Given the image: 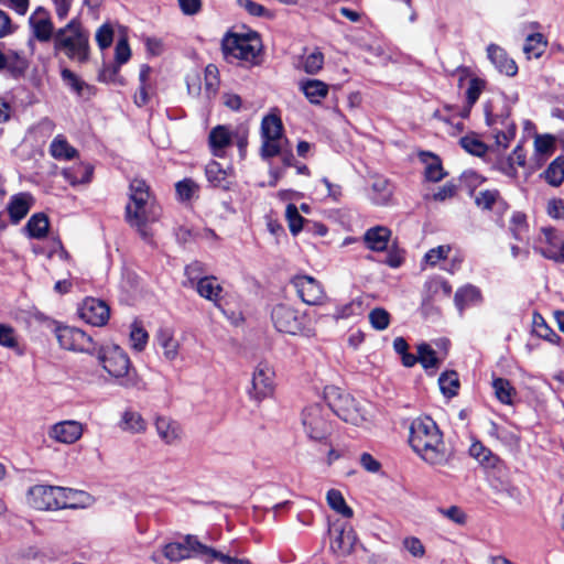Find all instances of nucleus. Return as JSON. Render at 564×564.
I'll return each instance as SVG.
<instances>
[{
  "label": "nucleus",
  "instance_id": "4468645a",
  "mask_svg": "<svg viewBox=\"0 0 564 564\" xmlns=\"http://www.w3.org/2000/svg\"><path fill=\"white\" fill-rule=\"evenodd\" d=\"M85 425L75 420H65L53 424L47 432L51 440L66 445L76 443L83 436Z\"/></svg>",
  "mask_w": 564,
  "mask_h": 564
},
{
  "label": "nucleus",
  "instance_id": "c9c22d12",
  "mask_svg": "<svg viewBox=\"0 0 564 564\" xmlns=\"http://www.w3.org/2000/svg\"><path fill=\"white\" fill-rule=\"evenodd\" d=\"M481 301V293L478 288L474 285H466L457 290L455 293V303L459 310L466 306L477 304Z\"/></svg>",
  "mask_w": 564,
  "mask_h": 564
},
{
  "label": "nucleus",
  "instance_id": "864d4df0",
  "mask_svg": "<svg viewBox=\"0 0 564 564\" xmlns=\"http://www.w3.org/2000/svg\"><path fill=\"white\" fill-rule=\"evenodd\" d=\"M204 556L208 557L207 562H209L212 560H218V561L223 562L224 564H251V562L248 558L232 557V556H229L221 552H218L217 550H215L210 546H207V545H206V550L204 551Z\"/></svg>",
  "mask_w": 564,
  "mask_h": 564
},
{
  "label": "nucleus",
  "instance_id": "c756f323",
  "mask_svg": "<svg viewBox=\"0 0 564 564\" xmlns=\"http://www.w3.org/2000/svg\"><path fill=\"white\" fill-rule=\"evenodd\" d=\"M421 162L425 165V176L432 182H438L444 177L441 160L437 155L422 151L419 153Z\"/></svg>",
  "mask_w": 564,
  "mask_h": 564
},
{
  "label": "nucleus",
  "instance_id": "412c9836",
  "mask_svg": "<svg viewBox=\"0 0 564 564\" xmlns=\"http://www.w3.org/2000/svg\"><path fill=\"white\" fill-rule=\"evenodd\" d=\"M34 197L30 193H18L11 196L7 210L13 224L20 223L34 205Z\"/></svg>",
  "mask_w": 564,
  "mask_h": 564
},
{
  "label": "nucleus",
  "instance_id": "6e6552de",
  "mask_svg": "<svg viewBox=\"0 0 564 564\" xmlns=\"http://www.w3.org/2000/svg\"><path fill=\"white\" fill-rule=\"evenodd\" d=\"M161 217V207L158 204L134 207H126V220L134 228L143 239H150L152 234L149 231V225L158 221Z\"/></svg>",
  "mask_w": 564,
  "mask_h": 564
},
{
  "label": "nucleus",
  "instance_id": "f704fd0d",
  "mask_svg": "<svg viewBox=\"0 0 564 564\" xmlns=\"http://www.w3.org/2000/svg\"><path fill=\"white\" fill-rule=\"evenodd\" d=\"M93 166L89 164H78L75 167L64 170V177L72 184H86L89 183L93 176Z\"/></svg>",
  "mask_w": 564,
  "mask_h": 564
},
{
  "label": "nucleus",
  "instance_id": "b1692460",
  "mask_svg": "<svg viewBox=\"0 0 564 564\" xmlns=\"http://www.w3.org/2000/svg\"><path fill=\"white\" fill-rule=\"evenodd\" d=\"M159 347L163 350V356L169 361H174L178 357L180 343L170 328H161L156 334Z\"/></svg>",
  "mask_w": 564,
  "mask_h": 564
},
{
  "label": "nucleus",
  "instance_id": "a211bd4d",
  "mask_svg": "<svg viewBox=\"0 0 564 564\" xmlns=\"http://www.w3.org/2000/svg\"><path fill=\"white\" fill-rule=\"evenodd\" d=\"M454 76L457 77L458 86L462 87L466 79L468 82V88L466 90L467 105L471 107L479 99V96L486 88V82L473 74L469 67L460 66L454 72Z\"/></svg>",
  "mask_w": 564,
  "mask_h": 564
},
{
  "label": "nucleus",
  "instance_id": "c03bdc74",
  "mask_svg": "<svg viewBox=\"0 0 564 564\" xmlns=\"http://www.w3.org/2000/svg\"><path fill=\"white\" fill-rule=\"evenodd\" d=\"M148 332L138 323L131 325L130 343L131 347L137 351H142L148 343Z\"/></svg>",
  "mask_w": 564,
  "mask_h": 564
},
{
  "label": "nucleus",
  "instance_id": "13d9d810",
  "mask_svg": "<svg viewBox=\"0 0 564 564\" xmlns=\"http://www.w3.org/2000/svg\"><path fill=\"white\" fill-rule=\"evenodd\" d=\"M206 176L214 186H220L226 180V171L219 163L213 161L206 166Z\"/></svg>",
  "mask_w": 564,
  "mask_h": 564
},
{
  "label": "nucleus",
  "instance_id": "f03ea898",
  "mask_svg": "<svg viewBox=\"0 0 564 564\" xmlns=\"http://www.w3.org/2000/svg\"><path fill=\"white\" fill-rule=\"evenodd\" d=\"M88 496L78 490L58 486L35 485L28 490V503L37 510L77 509Z\"/></svg>",
  "mask_w": 564,
  "mask_h": 564
},
{
  "label": "nucleus",
  "instance_id": "20e7f679",
  "mask_svg": "<svg viewBox=\"0 0 564 564\" xmlns=\"http://www.w3.org/2000/svg\"><path fill=\"white\" fill-rule=\"evenodd\" d=\"M54 50L64 53L68 58L84 62L89 52V33L77 19L70 20L59 28L54 36Z\"/></svg>",
  "mask_w": 564,
  "mask_h": 564
},
{
  "label": "nucleus",
  "instance_id": "a19ab883",
  "mask_svg": "<svg viewBox=\"0 0 564 564\" xmlns=\"http://www.w3.org/2000/svg\"><path fill=\"white\" fill-rule=\"evenodd\" d=\"M419 362L425 370H436L440 367V359L436 357L435 350L429 344H420L417 346Z\"/></svg>",
  "mask_w": 564,
  "mask_h": 564
},
{
  "label": "nucleus",
  "instance_id": "603ef678",
  "mask_svg": "<svg viewBox=\"0 0 564 564\" xmlns=\"http://www.w3.org/2000/svg\"><path fill=\"white\" fill-rule=\"evenodd\" d=\"M0 346L8 349H17L19 346L15 330L8 324L0 323Z\"/></svg>",
  "mask_w": 564,
  "mask_h": 564
},
{
  "label": "nucleus",
  "instance_id": "680f3d73",
  "mask_svg": "<svg viewBox=\"0 0 564 564\" xmlns=\"http://www.w3.org/2000/svg\"><path fill=\"white\" fill-rule=\"evenodd\" d=\"M402 545L413 557L422 558L425 555V546L416 536L405 538Z\"/></svg>",
  "mask_w": 564,
  "mask_h": 564
},
{
  "label": "nucleus",
  "instance_id": "7ed1b4c3",
  "mask_svg": "<svg viewBox=\"0 0 564 564\" xmlns=\"http://www.w3.org/2000/svg\"><path fill=\"white\" fill-rule=\"evenodd\" d=\"M221 50L227 62L251 67L261 62L262 42L257 33H229L221 41Z\"/></svg>",
  "mask_w": 564,
  "mask_h": 564
},
{
  "label": "nucleus",
  "instance_id": "e433bc0d",
  "mask_svg": "<svg viewBox=\"0 0 564 564\" xmlns=\"http://www.w3.org/2000/svg\"><path fill=\"white\" fill-rule=\"evenodd\" d=\"M4 58V70H8L13 77L22 76L28 68L26 59L15 51L6 53Z\"/></svg>",
  "mask_w": 564,
  "mask_h": 564
},
{
  "label": "nucleus",
  "instance_id": "58836bf2",
  "mask_svg": "<svg viewBox=\"0 0 564 564\" xmlns=\"http://www.w3.org/2000/svg\"><path fill=\"white\" fill-rule=\"evenodd\" d=\"M327 503L328 506L336 511L337 513L341 514L345 518H351L354 516L352 509L347 506L341 492L337 489H330L328 490L326 495Z\"/></svg>",
  "mask_w": 564,
  "mask_h": 564
},
{
  "label": "nucleus",
  "instance_id": "79ce46f5",
  "mask_svg": "<svg viewBox=\"0 0 564 564\" xmlns=\"http://www.w3.org/2000/svg\"><path fill=\"white\" fill-rule=\"evenodd\" d=\"M438 384L442 393L452 398L457 394L459 389V379L456 371H446L438 378Z\"/></svg>",
  "mask_w": 564,
  "mask_h": 564
},
{
  "label": "nucleus",
  "instance_id": "aec40b11",
  "mask_svg": "<svg viewBox=\"0 0 564 564\" xmlns=\"http://www.w3.org/2000/svg\"><path fill=\"white\" fill-rule=\"evenodd\" d=\"M156 204L149 185L141 178H133L129 186V203L126 207H134Z\"/></svg>",
  "mask_w": 564,
  "mask_h": 564
},
{
  "label": "nucleus",
  "instance_id": "f257e3e1",
  "mask_svg": "<svg viewBox=\"0 0 564 564\" xmlns=\"http://www.w3.org/2000/svg\"><path fill=\"white\" fill-rule=\"evenodd\" d=\"M409 442L412 449L430 465L445 466L452 458V452L446 447L441 430L430 416H420L412 421Z\"/></svg>",
  "mask_w": 564,
  "mask_h": 564
},
{
  "label": "nucleus",
  "instance_id": "e2e57ef3",
  "mask_svg": "<svg viewBox=\"0 0 564 564\" xmlns=\"http://www.w3.org/2000/svg\"><path fill=\"white\" fill-rule=\"evenodd\" d=\"M438 512L451 520L452 522L464 525L467 521V516L462 508L457 506H451L449 508H440Z\"/></svg>",
  "mask_w": 564,
  "mask_h": 564
},
{
  "label": "nucleus",
  "instance_id": "f8f14e48",
  "mask_svg": "<svg viewBox=\"0 0 564 564\" xmlns=\"http://www.w3.org/2000/svg\"><path fill=\"white\" fill-rule=\"evenodd\" d=\"M78 314L87 324L104 326L110 317V308L102 300L86 297L78 307Z\"/></svg>",
  "mask_w": 564,
  "mask_h": 564
},
{
  "label": "nucleus",
  "instance_id": "9b49d317",
  "mask_svg": "<svg viewBox=\"0 0 564 564\" xmlns=\"http://www.w3.org/2000/svg\"><path fill=\"white\" fill-rule=\"evenodd\" d=\"M274 371L268 362H259L253 370L249 395L253 400L261 401L273 393Z\"/></svg>",
  "mask_w": 564,
  "mask_h": 564
},
{
  "label": "nucleus",
  "instance_id": "5701e85b",
  "mask_svg": "<svg viewBox=\"0 0 564 564\" xmlns=\"http://www.w3.org/2000/svg\"><path fill=\"white\" fill-rule=\"evenodd\" d=\"M391 238V230L384 226H376L365 232L364 240L366 246L373 251H383L387 249Z\"/></svg>",
  "mask_w": 564,
  "mask_h": 564
},
{
  "label": "nucleus",
  "instance_id": "09e8293b",
  "mask_svg": "<svg viewBox=\"0 0 564 564\" xmlns=\"http://www.w3.org/2000/svg\"><path fill=\"white\" fill-rule=\"evenodd\" d=\"M205 273H206V269L202 262L194 261V262L189 263L185 268V275L187 278V283L185 285L194 286L200 280L208 276V275H205Z\"/></svg>",
  "mask_w": 564,
  "mask_h": 564
},
{
  "label": "nucleus",
  "instance_id": "3c124183",
  "mask_svg": "<svg viewBox=\"0 0 564 564\" xmlns=\"http://www.w3.org/2000/svg\"><path fill=\"white\" fill-rule=\"evenodd\" d=\"M533 327L538 336L555 343L560 337L546 325L544 318L540 314L533 316Z\"/></svg>",
  "mask_w": 564,
  "mask_h": 564
},
{
  "label": "nucleus",
  "instance_id": "052dcab7",
  "mask_svg": "<svg viewBox=\"0 0 564 564\" xmlns=\"http://www.w3.org/2000/svg\"><path fill=\"white\" fill-rule=\"evenodd\" d=\"M452 248L449 245L432 248L424 256V261L430 265H436L441 260L446 259Z\"/></svg>",
  "mask_w": 564,
  "mask_h": 564
},
{
  "label": "nucleus",
  "instance_id": "cd10ccee",
  "mask_svg": "<svg viewBox=\"0 0 564 564\" xmlns=\"http://www.w3.org/2000/svg\"><path fill=\"white\" fill-rule=\"evenodd\" d=\"M300 88L312 104H318L328 94V86L318 79H307L300 83Z\"/></svg>",
  "mask_w": 564,
  "mask_h": 564
},
{
  "label": "nucleus",
  "instance_id": "423d86ee",
  "mask_svg": "<svg viewBox=\"0 0 564 564\" xmlns=\"http://www.w3.org/2000/svg\"><path fill=\"white\" fill-rule=\"evenodd\" d=\"M330 410L322 404H311L304 408L301 415L305 434L313 441H324L332 432L329 421Z\"/></svg>",
  "mask_w": 564,
  "mask_h": 564
},
{
  "label": "nucleus",
  "instance_id": "37998d69",
  "mask_svg": "<svg viewBox=\"0 0 564 564\" xmlns=\"http://www.w3.org/2000/svg\"><path fill=\"white\" fill-rule=\"evenodd\" d=\"M544 176L550 185H561L564 181V156L554 160L544 172Z\"/></svg>",
  "mask_w": 564,
  "mask_h": 564
},
{
  "label": "nucleus",
  "instance_id": "39448f33",
  "mask_svg": "<svg viewBox=\"0 0 564 564\" xmlns=\"http://www.w3.org/2000/svg\"><path fill=\"white\" fill-rule=\"evenodd\" d=\"M98 360L105 371L124 388H134L138 378L131 361L119 346L104 347L98 352Z\"/></svg>",
  "mask_w": 564,
  "mask_h": 564
},
{
  "label": "nucleus",
  "instance_id": "1a4fd4ad",
  "mask_svg": "<svg viewBox=\"0 0 564 564\" xmlns=\"http://www.w3.org/2000/svg\"><path fill=\"white\" fill-rule=\"evenodd\" d=\"M206 545L200 543L196 535L187 534L183 542H170L162 547L165 558L180 562L195 556H204Z\"/></svg>",
  "mask_w": 564,
  "mask_h": 564
},
{
  "label": "nucleus",
  "instance_id": "5fc2aeb1",
  "mask_svg": "<svg viewBox=\"0 0 564 564\" xmlns=\"http://www.w3.org/2000/svg\"><path fill=\"white\" fill-rule=\"evenodd\" d=\"M369 322L373 328L384 330L390 324V314L384 308H373L369 313Z\"/></svg>",
  "mask_w": 564,
  "mask_h": 564
},
{
  "label": "nucleus",
  "instance_id": "2eb2a0df",
  "mask_svg": "<svg viewBox=\"0 0 564 564\" xmlns=\"http://www.w3.org/2000/svg\"><path fill=\"white\" fill-rule=\"evenodd\" d=\"M330 405L334 413L347 423L359 425L366 420L356 400L348 393H339Z\"/></svg>",
  "mask_w": 564,
  "mask_h": 564
},
{
  "label": "nucleus",
  "instance_id": "a18cd8bd",
  "mask_svg": "<svg viewBox=\"0 0 564 564\" xmlns=\"http://www.w3.org/2000/svg\"><path fill=\"white\" fill-rule=\"evenodd\" d=\"M469 453L474 458H476L479 463L486 466H494L497 459L496 456L491 453V451L485 447L479 442H475L471 444Z\"/></svg>",
  "mask_w": 564,
  "mask_h": 564
},
{
  "label": "nucleus",
  "instance_id": "bf43d9fd",
  "mask_svg": "<svg viewBox=\"0 0 564 564\" xmlns=\"http://www.w3.org/2000/svg\"><path fill=\"white\" fill-rule=\"evenodd\" d=\"M50 152L57 160H70L77 155V151L69 143H51Z\"/></svg>",
  "mask_w": 564,
  "mask_h": 564
},
{
  "label": "nucleus",
  "instance_id": "f3484780",
  "mask_svg": "<svg viewBox=\"0 0 564 564\" xmlns=\"http://www.w3.org/2000/svg\"><path fill=\"white\" fill-rule=\"evenodd\" d=\"M154 427L160 441L169 446L178 445L183 440V429L178 421L167 415H158Z\"/></svg>",
  "mask_w": 564,
  "mask_h": 564
},
{
  "label": "nucleus",
  "instance_id": "338daca9",
  "mask_svg": "<svg viewBox=\"0 0 564 564\" xmlns=\"http://www.w3.org/2000/svg\"><path fill=\"white\" fill-rule=\"evenodd\" d=\"M175 187H176L177 196L182 200L191 199V197L194 195V193L197 189L196 184L192 180H188V178L178 182L175 185Z\"/></svg>",
  "mask_w": 564,
  "mask_h": 564
},
{
  "label": "nucleus",
  "instance_id": "6e6d98bb",
  "mask_svg": "<svg viewBox=\"0 0 564 564\" xmlns=\"http://www.w3.org/2000/svg\"><path fill=\"white\" fill-rule=\"evenodd\" d=\"M509 228L516 239H522L528 230L525 215L520 212L514 213L510 219Z\"/></svg>",
  "mask_w": 564,
  "mask_h": 564
},
{
  "label": "nucleus",
  "instance_id": "393cba45",
  "mask_svg": "<svg viewBox=\"0 0 564 564\" xmlns=\"http://www.w3.org/2000/svg\"><path fill=\"white\" fill-rule=\"evenodd\" d=\"M193 288L196 289L197 293L202 297H205L206 300L213 302L215 305L219 306L223 286L218 283L215 276H207L196 283Z\"/></svg>",
  "mask_w": 564,
  "mask_h": 564
},
{
  "label": "nucleus",
  "instance_id": "8fccbe9b",
  "mask_svg": "<svg viewBox=\"0 0 564 564\" xmlns=\"http://www.w3.org/2000/svg\"><path fill=\"white\" fill-rule=\"evenodd\" d=\"M285 217L289 224L290 231L297 235L303 227L304 218L300 215L295 205L289 204L285 210Z\"/></svg>",
  "mask_w": 564,
  "mask_h": 564
},
{
  "label": "nucleus",
  "instance_id": "9d476101",
  "mask_svg": "<svg viewBox=\"0 0 564 564\" xmlns=\"http://www.w3.org/2000/svg\"><path fill=\"white\" fill-rule=\"evenodd\" d=\"M271 318L274 327L280 333L297 335L304 328V315L284 304H279L273 308Z\"/></svg>",
  "mask_w": 564,
  "mask_h": 564
},
{
  "label": "nucleus",
  "instance_id": "a878e982",
  "mask_svg": "<svg viewBox=\"0 0 564 564\" xmlns=\"http://www.w3.org/2000/svg\"><path fill=\"white\" fill-rule=\"evenodd\" d=\"M62 79L79 97L89 99L94 95V89L90 85L82 80L74 72L64 68L61 72Z\"/></svg>",
  "mask_w": 564,
  "mask_h": 564
},
{
  "label": "nucleus",
  "instance_id": "4be33fe9",
  "mask_svg": "<svg viewBox=\"0 0 564 564\" xmlns=\"http://www.w3.org/2000/svg\"><path fill=\"white\" fill-rule=\"evenodd\" d=\"M487 55L499 73L511 77L518 73L516 62L508 56L507 52L502 47L496 44H490L487 47Z\"/></svg>",
  "mask_w": 564,
  "mask_h": 564
},
{
  "label": "nucleus",
  "instance_id": "6ab92c4d",
  "mask_svg": "<svg viewBox=\"0 0 564 564\" xmlns=\"http://www.w3.org/2000/svg\"><path fill=\"white\" fill-rule=\"evenodd\" d=\"M330 541V550L337 555H348L351 553L357 541L356 533L350 525L343 524L335 527Z\"/></svg>",
  "mask_w": 564,
  "mask_h": 564
},
{
  "label": "nucleus",
  "instance_id": "ea45409f",
  "mask_svg": "<svg viewBox=\"0 0 564 564\" xmlns=\"http://www.w3.org/2000/svg\"><path fill=\"white\" fill-rule=\"evenodd\" d=\"M546 47V41L541 33L530 34L524 43L523 52L528 56L531 57H540Z\"/></svg>",
  "mask_w": 564,
  "mask_h": 564
},
{
  "label": "nucleus",
  "instance_id": "dca6fc26",
  "mask_svg": "<svg viewBox=\"0 0 564 564\" xmlns=\"http://www.w3.org/2000/svg\"><path fill=\"white\" fill-rule=\"evenodd\" d=\"M301 300L308 305L322 303L325 292L322 284L310 275H299L292 281Z\"/></svg>",
  "mask_w": 564,
  "mask_h": 564
},
{
  "label": "nucleus",
  "instance_id": "7c9ffc66",
  "mask_svg": "<svg viewBox=\"0 0 564 564\" xmlns=\"http://www.w3.org/2000/svg\"><path fill=\"white\" fill-rule=\"evenodd\" d=\"M50 228L48 217L43 213H36L28 220L24 229L31 238L43 239Z\"/></svg>",
  "mask_w": 564,
  "mask_h": 564
},
{
  "label": "nucleus",
  "instance_id": "4c0bfd02",
  "mask_svg": "<svg viewBox=\"0 0 564 564\" xmlns=\"http://www.w3.org/2000/svg\"><path fill=\"white\" fill-rule=\"evenodd\" d=\"M496 398L503 404H511L516 395V389L505 378H496L492 381Z\"/></svg>",
  "mask_w": 564,
  "mask_h": 564
},
{
  "label": "nucleus",
  "instance_id": "4d7b16f0",
  "mask_svg": "<svg viewBox=\"0 0 564 564\" xmlns=\"http://www.w3.org/2000/svg\"><path fill=\"white\" fill-rule=\"evenodd\" d=\"M541 243L543 247H554L556 249L560 248L561 241L558 237L556 236L555 231L552 228H543L541 230V235L534 242V250L538 252V246Z\"/></svg>",
  "mask_w": 564,
  "mask_h": 564
},
{
  "label": "nucleus",
  "instance_id": "473e14b6",
  "mask_svg": "<svg viewBox=\"0 0 564 564\" xmlns=\"http://www.w3.org/2000/svg\"><path fill=\"white\" fill-rule=\"evenodd\" d=\"M364 313V305L361 299H354L348 303L338 305L333 314L336 321L339 319H354L358 318Z\"/></svg>",
  "mask_w": 564,
  "mask_h": 564
},
{
  "label": "nucleus",
  "instance_id": "ddd939ff",
  "mask_svg": "<svg viewBox=\"0 0 564 564\" xmlns=\"http://www.w3.org/2000/svg\"><path fill=\"white\" fill-rule=\"evenodd\" d=\"M32 35L39 42L47 43L54 40L55 29L50 12L43 7L36 8L29 18Z\"/></svg>",
  "mask_w": 564,
  "mask_h": 564
},
{
  "label": "nucleus",
  "instance_id": "0e129e2a",
  "mask_svg": "<svg viewBox=\"0 0 564 564\" xmlns=\"http://www.w3.org/2000/svg\"><path fill=\"white\" fill-rule=\"evenodd\" d=\"M113 40V31L110 25L104 24L96 32V41L101 50L109 47Z\"/></svg>",
  "mask_w": 564,
  "mask_h": 564
},
{
  "label": "nucleus",
  "instance_id": "774afa93",
  "mask_svg": "<svg viewBox=\"0 0 564 564\" xmlns=\"http://www.w3.org/2000/svg\"><path fill=\"white\" fill-rule=\"evenodd\" d=\"M462 145L466 152L479 158L487 156L491 151L487 143H462Z\"/></svg>",
  "mask_w": 564,
  "mask_h": 564
},
{
  "label": "nucleus",
  "instance_id": "2f4dec72",
  "mask_svg": "<svg viewBox=\"0 0 564 564\" xmlns=\"http://www.w3.org/2000/svg\"><path fill=\"white\" fill-rule=\"evenodd\" d=\"M120 427L133 434L144 433L147 431V422L139 412L127 410L122 414Z\"/></svg>",
  "mask_w": 564,
  "mask_h": 564
},
{
  "label": "nucleus",
  "instance_id": "69168bd1",
  "mask_svg": "<svg viewBox=\"0 0 564 564\" xmlns=\"http://www.w3.org/2000/svg\"><path fill=\"white\" fill-rule=\"evenodd\" d=\"M536 248L538 252L544 258L556 262H564V242L561 243L558 249L554 247H543L541 243Z\"/></svg>",
  "mask_w": 564,
  "mask_h": 564
},
{
  "label": "nucleus",
  "instance_id": "72a5a7b5",
  "mask_svg": "<svg viewBox=\"0 0 564 564\" xmlns=\"http://www.w3.org/2000/svg\"><path fill=\"white\" fill-rule=\"evenodd\" d=\"M283 131V126L274 115L265 116L261 123V133L264 141H278Z\"/></svg>",
  "mask_w": 564,
  "mask_h": 564
},
{
  "label": "nucleus",
  "instance_id": "de8ad7c7",
  "mask_svg": "<svg viewBox=\"0 0 564 564\" xmlns=\"http://www.w3.org/2000/svg\"><path fill=\"white\" fill-rule=\"evenodd\" d=\"M324 65V55L321 51L315 50L307 54L303 61V69L307 74H317Z\"/></svg>",
  "mask_w": 564,
  "mask_h": 564
},
{
  "label": "nucleus",
  "instance_id": "bb28decb",
  "mask_svg": "<svg viewBox=\"0 0 564 564\" xmlns=\"http://www.w3.org/2000/svg\"><path fill=\"white\" fill-rule=\"evenodd\" d=\"M475 204L484 210H502L506 205L496 189L479 191L475 196Z\"/></svg>",
  "mask_w": 564,
  "mask_h": 564
},
{
  "label": "nucleus",
  "instance_id": "49530a36",
  "mask_svg": "<svg viewBox=\"0 0 564 564\" xmlns=\"http://www.w3.org/2000/svg\"><path fill=\"white\" fill-rule=\"evenodd\" d=\"M261 154L265 159L281 156L286 165H291V160L293 159L292 153L282 150L281 143H262Z\"/></svg>",
  "mask_w": 564,
  "mask_h": 564
},
{
  "label": "nucleus",
  "instance_id": "c85d7f7f",
  "mask_svg": "<svg viewBox=\"0 0 564 564\" xmlns=\"http://www.w3.org/2000/svg\"><path fill=\"white\" fill-rule=\"evenodd\" d=\"M372 196L371 199L375 204L386 205L390 202L393 194L392 184L382 176L373 177L371 183Z\"/></svg>",
  "mask_w": 564,
  "mask_h": 564
},
{
  "label": "nucleus",
  "instance_id": "0eeeda50",
  "mask_svg": "<svg viewBox=\"0 0 564 564\" xmlns=\"http://www.w3.org/2000/svg\"><path fill=\"white\" fill-rule=\"evenodd\" d=\"M56 338L59 346L66 350L91 354L96 348L93 337L77 327L58 326Z\"/></svg>",
  "mask_w": 564,
  "mask_h": 564
}]
</instances>
